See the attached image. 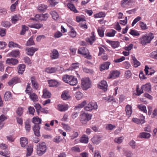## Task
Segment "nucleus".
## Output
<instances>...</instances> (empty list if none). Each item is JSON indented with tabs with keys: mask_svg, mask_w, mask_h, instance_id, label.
I'll return each instance as SVG.
<instances>
[{
	"mask_svg": "<svg viewBox=\"0 0 157 157\" xmlns=\"http://www.w3.org/2000/svg\"><path fill=\"white\" fill-rule=\"evenodd\" d=\"M154 38L153 34L151 33L143 35L140 38V43L143 45H145L150 43Z\"/></svg>",
	"mask_w": 157,
	"mask_h": 157,
	"instance_id": "f257e3e1",
	"label": "nucleus"
},
{
	"mask_svg": "<svg viewBox=\"0 0 157 157\" xmlns=\"http://www.w3.org/2000/svg\"><path fill=\"white\" fill-rule=\"evenodd\" d=\"M62 79L64 82L71 85L74 86L78 83L77 79L72 75H64L62 77Z\"/></svg>",
	"mask_w": 157,
	"mask_h": 157,
	"instance_id": "f03ea898",
	"label": "nucleus"
},
{
	"mask_svg": "<svg viewBox=\"0 0 157 157\" xmlns=\"http://www.w3.org/2000/svg\"><path fill=\"white\" fill-rule=\"evenodd\" d=\"M81 87L83 90H85L91 87V82L89 78H84L82 79Z\"/></svg>",
	"mask_w": 157,
	"mask_h": 157,
	"instance_id": "7ed1b4c3",
	"label": "nucleus"
},
{
	"mask_svg": "<svg viewBox=\"0 0 157 157\" xmlns=\"http://www.w3.org/2000/svg\"><path fill=\"white\" fill-rule=\"evenodd\" d=\"M46 146L45 143L41 142L38 144L37 146V153L39 156L44 154L46 151Z\"/></svg>",
	"mask_w": 157,
	"mask_h": 157,
	"instance_id": "20e7f679",
	"label": "nucleus"
},
{
	"mask_svg": "<svg viewBox=\"0 0 157 157\" xmlns=\"http://www.w3.org/2000/svg\"><path fill=\"white\" fill-rule=\"evenodd\" d=\"M92 115L90 114L84 112H81L80 115V120L83 124H86L91 118Z\"/></svg>",
	"mask_w": 157,
	"mask_h": 157,
	"instance_id": "39448f33",
	"label": "nucleus"
},
{
	"mask_svg": "<svg viewBox=\"0 0 157 157\" xmlns=\"http://www.w3.org/2000/svg\"><path fill=\"white\" fill-rule=\"evenodd\" d=\"M79 54L82 55L85 58L88 59H92V56L90 54L89 50L84 47H82L79 49Z\"/></svg>",
	"mask_w": 157,
	"mask_h": 157,
	"instance_id": "423d86ee",
	"label": "nucleus"
},
{
	"mask_svg": "<svg viewBox=\"0 0 157 157\" xmlns=\"http://www.w3.org/2000/svg\"><path fill=\"white\" fill-rule=\"evenodd\" d=\"M98 106L96 102H90L85 108V109L86 111H91L93 109H96Z\"/></svg>",
	"mask_w": 157,
	"mask_h": 157,
	"instance_id": "0eeeda50",
	"label": "nucleus"
},
{
	"mask_svg": "<svg viewBox=\"0 0 157 157\" xmlns=\"http://www.w3.org/2000/svg\"><path fill=\"white\" fill-rule=\"evenodd\" d=\"M86 17L83 16L82 17H79V26L82 29L86 30L88 28L86 22Z\"/></svg>",
	"mask_w": 157,
	"mask_h": 157,
	"instance_id": "6e6552de",
	"label": "nucleus"
},
{
	"mask_svg": "<svg viewBox=\"0 0 157 157\" xmlns=\"http://www.w3.org/2000/svg\"><path fill=\"white\" fill-rule=\"evenodd\" d=\"M38 49L34 47H27L25 48L26 54L29 56H33L35 52L37 51Z\"/></svg>",
	"mask_w": 157,
	"mask_h": 157,
	"instance_id": "1a4fd4ad",
	"label": "nucleus"
},
{
	"mask_svg": "<svg viewBox=\"0 0 157 157\" xmlns=\"http://www.w3.org/2000/svg\"><path fill=\"white\" fill-rule=\"evenodd\" d=\"M21 82V78L17 77H15L11 79L8 82V84L10 86H12L17 83H19Z\"/></svg>",
	"mask_w": 157,
	"mask_h": 157,
	"instance_id": "9d476101",
	"label": "nucleus"
},
{
	"mask_svg": "<svg viewBox=\"0 0 157 157\" xmlns=\"http://www.w3.org/2000/svg\"><path fill=\"white\" fill-rule=\"evenodd\" d=\"M107 87L106 82L104 80L101 81L98 84V88L102 89L104 91L107 90Z\"/></svg>",
	"mask_w": 157,
	"mask_h": 157,
	"instance_id": "9b49d317",
	"label": "nucleus"
},
{
	"mask_svg": "<svg viewBox=\"0 0 157 157\" xmlns=\"http://www.w3.org/2000/svg\"><path fill=\"white\" fill-rule=\"evenodd\" d=\"M33 128L35 135L37 137L40 136V126L38 124H34Z\"/></svg>",
	"mask_w": 157,
	"mask_h": 157,
	"instance_id": "f8f14e48",
	"label": "nucleus"
},
{
	"mask_svg": "<svg viewBox=\"0 0 157 157\" xmlns=\"http://www.w3.org/2000/svg\"><path fill=\"white\" fill-rule=\"evenodd\" d=\"M134 0H123L121 2V5L123 8L128 7L130 4L132 3Z\"/></svg>",
	"mask_w": 157,
	"mask_h": 157,
	"instance_id": "ddd939ff",
	"label": "nucleus"
},
{
	"mask_svg": "<svg viewBox=\"0 0 157 157\" xmlns=\"http://www.w3.org/2000/svg\"><path fill=\"white\" fill-rule=\"evenodd\" d=\"M50 56L52 59H56L59 56V54L58 51L56 49L52 50L50 54Z\"/></svg>",
	"mask_w": 157,
	"mask_h": 157,
	"instance_id": "4468645a",
	"label": "nucleus"
},
{
	"mask_svg": "<svg viewBox=\"0 0 157 157\" xmlns=\"http://www.w3.org/2000/svg\"><path fill=\"white\" fill-rule=\"evenodd\" d=\"M141 89L145 91L150 92L151 90V86L150 84L147 83L143 85L141 87Z\"/></svg>",
	"mask_w": 157,
	"mask_h": 157,
	"instance_id": "2eb2a0df",
	"label": "nucleus"
},
{
	"mask_svg": "<svg viewBox=\"0 0 157 157\" xmlns=\"http://www.w3.org/2000/svg\"><path fill=\"white\" fill-rule=\"evenodd\" d=\"M68 108V105L59 104L57 105V109L61 112L65 111L67 110Z\"/></svg>",
	"mask_w": 157,
	"mask_h": 157,
	"instance_id": "dca6fc26",
	"label": "nucleus"
},
{
	"mask_svg": "<svg viewBox=\"0 0 157 157\" xmlns=\"http://www.w3.org/2000/svg\"><path fill=\"white\" fill-rule=\"evenodd\" d=\"M20 142L21 146L24 147L28 144V140L26 138L22 137L20 138Z\"/></svg>",
	"mask_w": 157,
	"mask_h": 157,
	"instance_id": "f3484780",
	"label": "nucleus"
},
{
	"mask_svg": "<svg viewBox=\"0 0 157 157\" xmlns=\"http://www.w3.org/2000/svg\"><path fill=\"white\" fill-rule=\"evenodd\" d=\"M5 101H9L12 99V95L11 92L7 91L5 93L4 97Z\"/></svg>",
	"mask_w": 157,
	"mask_h": 157,
	"instance_id": "a211bd4d",
	"label": "nucleus"
},
{
	"mask_svg": "<svg viewBox=\"0 0 157 157\" xmlns=\"http://www.w3.org/2000/svg\"><path fill=\"white\" fill-rule=\"evenodd\" d=\"M125 111L126 115L128 117H130L132 112V106L129 105H127L125 107Z\"/></svg>",
	"mask_w": 157,
	"mask_h": 157,
	"instance_id": "6ab92c4d",
	"label": "nucleus"
},
{
	"mask_svg": "<svg viewBox=\"0 0 157 157\" xmlns=\"http://www.w3.org/2000/svg\"><path fill=\"white\" fill-rule=\"evenodd\" d=\"M106 42L111 45L112 47L114 48L118 47L119 45V43L118 41H113L107 40Z\"/></svg>",
	"mask_w": 157,
	"mask_h": 157,
	"instance_id": "aec40b11",
	"label": "nucleus"
},
{
	"mask_svg": "<svg viewBox=\"0 0 157 157\" xmlns=\"http://www.w3.org/2000/svg\"><path fill=\"white\" fill-rule=\"evenodd\" d=\"M144 119L145 117L144 116L142 117L141 120L137 118H133L132 119V121L137 124H142L145 122L144 120Z\"/></svg>",
	"mask_w": 157,
	"mask_h": 157,
	"instance_id": "412c9836",
	"label": "nucleus"
},
{
	"mask_svg": "<svg viewBox=\"0 0 157 157\" xmlns=\"http://www.w3.org/2000/svg\"><path fill=\"white\" fill-rule=\"evenodd\" d=\"M6 63L9 64L16 65L18 63V61L17 59L13 58L7 59L6 60Z\"/></svg>",
	"mask_w": 157,
	"mask_h": 157,
	"instance_id": "4be33fe9",
	"label": "nucleus"
},
{
	"mask_svg": "<svg viewBox=\"0 0 157 157\" xmlns=\"http://www.w3.org/2000/svg\"><path fill=\"white\" fill-rule=\"evenodd\" d=\"M93 143L95 144H99L101 141V137L98 136H95L91 139Z\"/></svg>",
	"mask_w": 157,
	"mask_h": 157,
	"instance_id": "5701e85b",
	"label": "nucleus"
},
{
	"mask_svg": "<svg viewBox=\"0 0 157 157\" xmlns=\"http://www.w3.org/2000/svg\"><path fill=\"white\" fill-rule=\"evenodd\" d=\"M25 66L23 64H19L18 67V73L19 74H22L25 69Z\"/></svg>",
	"mask_w": 157,
	"mask_h": 157,
	"instance_id": "b1692460",
	"label": "nucleus"
},
{
	"mask_svg": "<svg viewBox=\"0 0 157 157\" xmlns=\"http://www.w3.org/2000/svg\"><path fill=\"white\" fill-rule=\"evenodd\" d=\"M110 63L109 62H106L102 64L100 67V71H102L108 69L109 68Z\"/></svg>",
	"mask_w": 157,
	"mask_h": 157,
	"instance_id": "393cba45",
	"label": "nucleus"
},
{
	"mask_svg": "<svg viewBox=\"0 0 157 157\" xmlns=\"http://www.w3.org/2000/svg\"><path fill=\"white\" fill-rule=\"evenodd\" d=\"M20 52L18 50H14L12 51L9 53V56L16 57L19 56Z\"/></svg>",
	"mask_w": 157,
	"mask_h": 157,
	"instance_id": "a878e982",
	"label": "nucleus"
},
{
	"mask_svg": "<svg viewBox=\"0 0 157 157\" xmlns=\"http://www.w3.org/2000/svg\"><path fill=\"white\" fill-rule=\"evenodd\" d=\"M119 73L117 71H113L109 75V77H108L109 78H114L119 76Z\"/></svg>",
	"mask_w": 157,
	"mask_h": 157,
	"instance_id": "bb28decb",
	"label": "nucleus"
},
{
	"mask_svg": "<svg viewBox=\"0 0 157 157\" xmlns=\"http://www.w3.org/2000/svg\"><path fill=\"white\" fill-rule=\"evenodd\" d=\"M47 8V5L43 4L39 5L38 7V10L40 12H42L45 11Z\"/></svg>",
	"mask_w": 157,
	"mask_h": 157,
	"instance_id": "cd10ccee",
	"label": "nucleus"
},
{
	"mask_svg": "<svg viewBox=\"0 0 157 157\" xmlns=\"http://www.w3.org/2000/svg\"><path fill=\"white\" fill-rule=\"evenodd\" d=\"M89 138L86 135H83L81 137L80 142L85 144H87L88 143Z\"/></svg>",
	"mask_w": 157,
	"mask_h": 157,
	"instance_id": "c85d7f7f",
	"label": "nucleus"
},
{
	"mask_svg": "<svg viewBox=\"0 0 157 157\" xmlns=\"http://www.w3.org/2000/svg\"><path fill=\"white\" fill-rule=\"evenodd\" d=\"M31 82L33 86L35 89H37L38 88V85L34 77L31 78Z\"/></svg>",
	"mask_w": 157,
	"mask_h": 157,
	"instance_id": "c756f323",
	"label": "nucleus"
},
{
	"mask_svg": "<svg viewBox=\"0 0 157 157\" xmlns=\"http://www.w3.org/2000/svg\"><path fill=\"white\" fill-rule=\"evenodd\" d=\"M43 92V96L44 98H50L51 94L47 89H44Z\"/></svg>",
	"mask_w": 157,
	"mask_h": 157,
	"instance_id": "7c9ffc66",
	"label": "nucleus"
},
{
	"mask_svg": "<svg viewBox=\"0 0 157 157\" xmlns=\"http://www.w3.org/2000/svg\"><path fill=\"white\" fill-rule=\"evenodd\" d=\"M150 136V133L144 132L140 133L139 136V137L141 138H148Z\"/></svg>",
	"mask_w": 157,
	"mask_h": 157,
	"instance_id": "2f4dec72",
	"label": "nucleus"
},
{
	"mask_svg": "<svg viewBox=\"0 0 157 157\" xmlns=\"http://www.w3.org/2000/svg\"><path fill=\"white\" fill-rule=\"evenodd\" d=\"M57 71V68L54 67H49L45 69L46 72L49 73H55Z\"/></svg>",
	"mask_w": 157,
	"mask_h": 157,
	"instance_id": "473e14b6",
	"label": "nucleus"
},
{
	"mask_svg": "<svg viewBox=\"0 0 157 157\" xmlns=\"http://www.w3.org/2000/svg\"><path fill=\"white\" fill-rule=\"evenodd\" d=\"M6 119V117L4 115H2L0 116V130L3 127V121Z\"/></svg>",
	"mask_w": 157,
	"mask_h": 157,
	"instance_id": "72a5a7b5",
	"label": "nucleus"
},
{
	"mask_svg": "<svg viewBox=\"0 0 157 157\" xmlns=\"http://www.w3.org/2000/svg\"><path fill=\"white\" fill-rule=\"evenodd\" d=\"M94 34V32H92L91 33L92 36L90 37V38H89L87 40V41L88 42H89L91 45H92L93 44V42L95 40V38Z\"/></svg>",
	"mask_w": 157,
	"mask_h": 157,
	"instance_id": "f704fd0d",
	"label": "nucleus"
},
{
	"mask_svg": "<svg viewBox=\"0 0 157 157\" xmlns=\"http://www.w3.org/2000/svg\"><path fill=\"white\" fill-rule=\"evenodd\" d=\"M33 146L32 145H30L28 146L27 148V153L26 154V156H30L33 151Z\"/></svg>",
	"mask_w": 157,
	"mask_h": 157,
	"instance_id": "c9c22d12",
	"label": "nucleus"
},
{
	"mask_svg": "<svg viewBox=\"0 0 157 157\" xmlns=\"http://www.w3.org/2000/svg\"><path fill=\"white\" fill-rule=\"evenodd\" d=\"M62 98L64 100L68 99L70 98L68 92L67 91H64L61 95Z\"/></svg>",
	"mask_w": 157,
	"mask_h": 157,
	"instance_id": "e433bc0d",
	"label": "nucleus"
},
{
	"mask_svg": "<svg viewBox=\"0 0 157 157\" xmlns=\"http://www.w3.org/2000/svg\"><path fill=\"white\" fill-rule=\"evenodd\" d=\"M48 83L50 86H56L58 82L55 80H50L48 81Z\"/></svg>",
	"mask_w": 157,
	"mask_h": 157,
	"instance_id": "4c0bfd02",
	"label": "nucleus"
},
{
	"mask_svg": "<svg viewBox=\"0 0 157 157\" xmlns=\"http://www.w3.org/2000/svg\"><path fill=\"white\" fill-rule=\"evenodd\" d=\"M8 46L10 48L18 47L21 49V47L18 44L15 43L13 41H10L9 42Z\"/></svg>",
	"mask_w": 157,
	"mask_h": 157,
	"instance_id": "58836bf2",
	"label": "nucleus"
},
{
	"mask_svg": "<svg viewBox=\"0 0 157 157\" xmlns=\"http://www.w3.org/2000/svg\"><path fill=\"white\" fill-rule=\"evenodd\" d=\"M29 95L30 98L33 101H35L37 100L38 97L34 93H31Z\"/></svg>",
	"mask_w": 157,
	"mask_h": 157,
	"instance_id": "ea45409f",
	"label": "nucleus"
},
{
	"mask_svg": "<svg viewBox=\"0 0 157 157\" xmlns=\"http://www.w3.org/2000/svg\"><path fill=\"white\" fill-rule=\"evenodd\" d=\"M33 122L35 124H38L41 123V120L38 117H34L33 119Z\"/></svg>",
	"mask_w": 157,
	"mask_h": 157,
	"instance_id": "a19ab883",
	"label": "nucleus"
},
{
	"mask_svg": "<svg viewBox=\"0 0 157 157\" xmlns=\"http://www.w3.org/2000/svg\"><path fill=\"white\" fill-rule=\"evenodd\" d=\"M33 36H32L27 42L26 44V46H30L34 44V42L33 40Z\"/></svg>",
	"mask_w": 157,
	"mask_h": 157,
	"instance_id": "79ce46f5",
	"label": "nucleus"
},
{
	"mask_svg": "<svg viewBox=\"0 0 157 157\" xmlns=\"http://www.w3.org/2000/svg\"><path fill=\"white\" fill-rule=\"evenodd\" d=\"M132 59L133 60L134 66L135 67H137L140 65V63L137 60V59L134 56L132 57Z\"/></svg>",
	"mask_w": 157,
	"mask_h": 157,
	"instance_id": "37998d69",
	"label": "nucleus"
},
{
	"mask_svg": "<svg viewBox=\"0 0 157 157\" xmlns=\"http://www.w3.org/2000/svg\"><path fill=\"white\" fill-rule=\"evenodd\" d=\"M43 26V24H33L29 25V26L30 28H34L36 29H39Z\"/></svg>",
	"mask_w": 157,
	"mask_h": 157,
	"instance_id": "c03bdc74",
	"label": "nucleus"
},
{
	"mask_svg": "<svg viewBox=\"0 0 157 157\" xmlns=\"http://www.w3.org/2000/svg\"><path fill=\"white\" fill-rule=\"evenodd\" d=\"M51 14L54 20H56L59 17V16L57 13L55 11H53L51 12Z\"/></svg>",
	"mask_w": 157,
	"mask_h": 157,
	"instance_id": "a18cd8bd",
	"label": "nucleus"
},
{
	"mask_svg": "<svg viewBox=\"0 0 157 157\" xmlns=\"http://www.w3.org/2000/svg\"><path fill=\"white\" fill-rule=\"evenodd\" d=\"M1 25L2 26L5 28H9L11 24L10 23L7 21H3Z\"/></svg>",
	"mask_w": 157,
	"mask_h": 157,
	"instance_id": "49530a36",
	"label": "nucleus"
},
{
	"mask_svg": "<svg viewBox=\"0 0 157 157\" xmlns=\"http://www.w3.org/2000/svg\"><path fill=\"white\" fill-rule=\"evenodd\" d=\"M67 7L71 10L73 11L74 12H78L77 10H76L75 7L74 6L73 4L68 3L67 4Z\"/></svg>",
	"mask_w": 157,
	"mask_h": 157,
	"instance_id": "de8ad7c7",
	"label": "nucleus"
},
{
	"mask_svg": "<svg viewBox=\"0 0 157 157\" xmlns=\"http://www.w3.org/2000/svg\"><path fill=\"white\" fill-rule=\"evenodd\" d=\"M83 70L84 72L89 74L90 75H93L94 73V71L92 69H88L86 68H83Z\"/></svg>",
	"mask_w": 157,
	"mask_h": 157,
	"instance_id": "09e8293b",
	"label": "nucleus"
},
{
	"mask_svg": "<svg viewBox=\"0 0 157 157\" xmlns=\"http://www.w3.org/2000/svg\"><path fill=\"white\" fill-rule=\"evenodd\" d=\"M10 152L9 151H0V154L5 157H10Z\"/></svg>",
	"mask_w": 157,
	"mask_h": 157,
	"instance_id": "8fccbe9b",
	"label": "nucleus"
},
{
	"mask_svg": "<svg viewBox=\"0 0 157 157\" xmlns=\"http://www.w3.org/2000/svg\"><path fill=\"white\" fill-rule=\"evenodd\" d=\"M63 129L67 132H69L71 130V128L67 124L62 123V124Z\"/></svg>",
	"mask_w": 157,
	"mask_h": 157,
	"instance_id": "3c124183",
	"label": "nucleus"
},
{
	"mask_svg": "<svg viewBox=\"0 0 157 157\" xmlns=\"http://www.w3.org/2000/svg\"><path fill=\"white\" fill-rule=\"evenodd\" d=\"M138 107L141 111L143 112L144 113H146L147 111L146 109V107L143 105H138Z\"/></svg>",
	"mask_w": 157,
	"mask_h": 157,
	"instance_id": "603ef678",
	"label": "nucleus"
},
{
	"mask_svg": "<svg viewBox=\"0 0 157 157\" xmlns=\"http://www.w3.org/2000/svg\"><path fill=\"white\" fill-rule=\"evenodd\" d=\"M98 32L99 36L102 37L104 36V31L102 28H99L98 29Z\"/></svg>",
	"mask_w": 157,
	"mask_h": 157,
	"instance_id": "864d4df0",
	"label": "nucleus"
},
{
	"mask_svg": "<svg viewBox=\"0 0 157 157\" xmlns=\"http://www.w3.org/2000/svg\"><path fill=\"white\" fill-rule=\"evenodd\" d=\"M105 16V14L103 12H100L94 15V17L96 18L103 17Z\"/></svg>",
	"mask_w": 157,
	"mask_h": 157,
	"instance_id": "5fc2aeb1",
	"label": "nucleus"
},
{
	"mask_svg": "<svg viewBox=\"0 0 157 157\" xmlns=\"http://www.w3.org/2000/svg\"><path fill=\"white\" fill-rule=\"evenodd\" d=\"M116 33V31L114 30H112V32H108L105 35L106 36L109 37H113L115 34Z\"/></svg>",
	"mask_w": 157,
	"mask_h": 157,
	"instance_id": "6e6d98bb",
	"label": "nucleus"
},
{
	"mask_svg": "<svg viewBox=\"0 0 157 157\" xmlns=\"http://www.w3.org/2000/svg\"><path fill=\"white\" fill-rule=\"evenodd\" d=\"M71 31L69 32V35L72 37H74L76 36V33L73 29V28L70 26Z\"/></svg>",
	"mask_w": 157,
	"mask_h": 157,
	"instance_id": "4d7b16f0",
	"label": "nucleus"
},
{
	"mask_svg": "<svg viewBox=\"0 0 157 157\" xmlns=\"http://www.w3.org/2000/svg\"><path fill=\"white\" fill-rule=\"evenodd\" d=\"M28 28L25 25L22 26V29L20 32V34L21 35H23L25 33L26 31L28 30Z\"/></svg>",
	"mask_w": 157,
	"mask_h": 157,
	"instance_id": "13d9d810",
	"label": "nucleus"
},
{
	"mask_svg": "<svg viewBox=\"0 0 157 157\" xmlns=\"http://www.w3.org/2000/svg\"><path fill=\"white\" fill-rule=\"evenodd\" d=\"M150 56L152 58L157 59V50L151 53Z\"/></svg>",
	"mask_w": 157,
	"mask_h": 157,
	"instance_id": "bf43d9fd",
	"label": "nucleus"
},
{
	"mask_svg": "<svg viewBox=\"0 0 157 157\" xmlns=\"http://www.w3.org/2000/svg\"><path fill=\"white\" fill-rule=\"evenodd\" d=\"M25 129L27 132H29L31 129V125L28 122H26L25 123Z\"/></svg>",
	"mask_w": 157,
	"mask_h": 157,
	"instance_id": "052dcab7",
	"label": "nucleus"
},
{
	"mask_svg": "<svg viewBox=\"0 0 157 157\" xmlns=\"http://www.w3.org/2000/svg\"><path fill=\"white\" fill-rule=\"evenodd\" d=\"M20 19L19 16L15 15L12 17L11 19L12 22L13 23L15 24L17 21H18Z\"/></svg>",
	"mask_w": 157,
	"mask_h": 157,
	"instance_id": "680f3d73",
	"label": "nucleus"
},
{
	"mask_svg": "<svg viewBox=\"0 0 157 157\" xmlns=\"http://www.w3.org/2000/svg\"><path fill=\"white\" fill-rule=\"evenodd\" d=\"M129 33L133 36H139L140 34L136 30H131Z\"/></svg>",
	"mask_w": 157,
	"mask_h": 157,
	"instance_id": "e2e57ef3",
	"label": "nucleus"
},
{
	"mask_svg": "<svg viewBox=\"0 0 157 157\" xmlns=\"http://www.w3.org/2000/svg\"><path fill=\"white\" fill-rule=\"evenodd\" d=\"M116 126L112 124H109L106 125V128L107 130H112L115 128Z\"/></svg>",
	"mask_w": 157,
	"mask_h": 157,
	"instance_id": "0e129e2a",
	"label": "nucleus"
},
{
	"mask_svg": "<svg viewBox=\"0 0 157 157\" xmlns=\"http://www.w3.org/2000/svg\"><path fill=\"white\" fill-rule=\"evenodd\" d=\"M124 155L127 157H131L133 155V153L131 151H124Z\"/></svg>",
	"mask_w": 157,
	"mask_h": 157,
	"instance_id": "69168bd1",
	"label": "nucleus"
},
{
	"mask_svg": "<svg viewBox=\"0 0 157 157\" xmlns=\"http://www.w3.org/2000/svg\"><path fill=\"white\" fill-rule=\"evenodd\" d=\"M48 16V14L47 13H46L44 14H41L40 20H46L47 19Z\"/></svg>",
	"mask_w": 157,
	"mask_h": 157,
	"instance_id": "338daca9",
	"label": "nucleus"
},
{
	"mask_svg": "<svg viewBox=\"0 0 157 157\" xmlns=\"http://www.w3.org/2000/svg\"><path fill=\"white\" fill-rule=\"evenodd\" d=\"M16 112L19 116H21L23 113V109L21 107H18L17 110Z\"/></svg>",
	"mask_w": 157,
	"mask_h": 157,
	"instance_id": "774afa93",
	"label": "nucleus"
}]
</instances>
